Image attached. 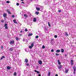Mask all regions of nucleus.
Listing matches in <instances>:
<instances>
[{"mask_svg": "<svg viewBox=\"0 0 76 76\" xmlns=\"http://www.w3.org/2000/svg\"><path fill=\"white\" fill-rule=\"evenodd\" d=\"M16 40H17V41H18V40H19V38L18 37H16Z\"/></svg>", "mask_w": 76, "mask_h": 76, "instance_id": "b1692460", "label": "nucleus"}, {"mask_svg": "<svg viewBox=\"0 0 76 76\" xmlns=\"http://www.w3.org/2000/svg\"><path fill=\"white\" fill-rule=\"evenodd\" d=\"M1 22H2V23H4V20H2L1 21Z\"/></svg>", "mask_w": 76, "mask_h": 76, "instance_id": "c03bdc74", "label": "nucleus"}, {"mask_svg": "<svg viewBox=\"0 0 76 76\" xmlns=\"http://www.w3.org/2000/svg\"><path fill=\"white\" fill-rule=\"evenodd\" d=\"M26 65L27 66H29V64H27Z\"/></svg>", "mask_w": 76, "mask_h": 76, "instance_id": "ea45409f", "label": "nucleus"}, {"mask_svg": "<svg viewBox=\"0 0 76 76\" xmlns=\"http://www.w3.org/2000/svg\"><path fill=\"white\" fill-rule=\"evenodd\" d=\"M13 48H10L9 51H13Z\"/></svg>", "mask_w": 76, "mask_h": 76, "instance_id": "9d476101", "label": "nucleus"}, {"mask_svg": "<svg viewBox=\"0 0 76 76\" xmlns=\"http://www.w3.org/2000/svg\"><path fill=\"white\" fill-rule=\"evenodd\" d=\"M58 64H61V63L60 62V61L59 60H58Z\"/></svg>", "mask_w": 76, "mask_h": 76, "instance_id": "393cba45", "label": "nucleus"}, {"mask_svg": "<svg viewBox=\"0 0 76 76\" xmlns=\"http://www.w3.org/2000/svg\"><path fill=\"white\" fill-rule=\"evenodd\" d=\"M55 55L57 56H59V54L56 53Z\"/></svg>", "mask_w": 76, "mask_h": 76, "instance_id": "c9c22d12", "label": "nucleus"}, {"mask_svg": "<svg viewBox=\"0 0 76 76\" xmlns=\"http://www.w3.org/2000/svg\"><path fill=\"white\" fill-rule=\"evenodd\" d=\"M41 74H38V76H41Z\"/></svg>", "mask_w": 76, "mask_h": 76, "instance_id": "603ef678", "label": "nucleus"}, {"mask_svg": "<svg viewBox=\"0 0 76 76\" xmlns=\"http://www.w3.org/2000/svg\"><path fill=\"white\" fill-rule=\"evenodd\" d=\"M6 3H10V2L9 1H6Z\"/></svg>", "mask_w": 76, "mask_h": 76, "instance_id": "f704fd0d", "label": "nucleus"}, {"mask_svg": "<svg viewBox=\"0 0 76 76\" xmlns=\"http://www.w3.org/2000/svg\"><path fill=\"white\" fill-rule=\"evenodd\" d=\"M33 35V34H28V36L29 37H31V36H32Z\"/></svg>", "mask_w": 76, "mask_h": 76, "instance_id": "412c9836", "label": "nucleus"}, {"mask_svg": "<svg viewBox=\"0 0 76 76\" xmlns=\"http://www.w3.org/2000/svg\"><path fill=\"white\" fill-rule=\"evenodd\" d=\"M4 27H5V29H8V26H7V24L5 23L4 25Z\"/></svg>", "mask_w": 76, "mask_h": 76, "instance_id": "7ed1b4c3", "label": "nucleus"}, {"mask_svg": "<svg viewBox=\"0 0 76 76\" xmlns=\"http://www.w3.org/2000/svg\"><path fill=\"white\" fill-rule=\"evenodd\" d=\"M60 50H57L56 51V53H60Z\"/></svg>", "mask_w": 76, "mask_h": 76, "instance_id": "ddd939ff", "label": "nucleus"}, {"mask_svg": "<svg viewBox=\"0 0 76 76\" xmlns=\"http://www.w3.org/2000/svg\"><path fill=\"white\" fill-rule=\"evenodd\" d=\"M5 58V57H4V56H3L1 58L0 60H2V59H3V58Z\"/></svg>", "mask_w": 76, "mask_h": 76, "instance_id": "6ab92c4d", "label": "nucleus"}, {"mask_svg": "<svg viewBox=\"0 0 76 76\" xmlns=\"http://www.w3.org/2000/svg\"><path fill=\"white\" fill-rule=\"evenodd\" d=\"M24 16H25V17H26V18H27V17H28V16L26 14L24 15Z\"/></svg>", "mask_w": 76, "mask_h": 76, "instance_id": "c756f323", "label": "nucleus"}, {"mask_svg": "<svg viewBox=\"0 0 76 76\" xmlns=\"http://www.w3.org/2000/svg\"><path fill=\"white\" fill-rule=\"evenodd\" d=\"M34 44H35V42H33L31 43V46H29V48H30V49H32V47H34Z\"/></svg>", "mask_w": 76, "mask_h": 76, "instance_id": "f257e3e1", "label": "nucleus"}, {"mask_svg": "<svg viewBox=\"0 0 76 76\" xmlns=\"http://www.w3.org/2000/svg\"><path fill=\"white\" fill-rule=\"evenodd\" d=\"M71 65H73L74 63H73V60H71L70 61Z\"/></svg>", "mask_w": 76, "mask_h": 76, "instance_id": "423d86ee", "label": "nucleus"}, {"mask_svg": "<svg viewBox=\"0 0 76 76\" xmlns=\"http://www.w3.org/2000/svg\"><path fill=\"white\" fill-rule=\"evenodd\" d=\"M21 5H22V6H24L25 7H26V6H25V5H23V4H21Z\"/></svg>", "mask_w": 76, "mask_h": 76, "instance_id": "de8ad7c7", "label": "nucleus"}, {"mask_svg": "<svg viewBox=\"0 0 76 76\" xmlns=\"http://www.w3.org/2000/svg\"><path fill=\"white\" fill-rule=\"evenodd\" d=\"M3 16L4 17V18H7V14L6 13H4V14L3 15Z\"/></svg>", "mask_w": 76, "mask_h": 76, "instance_id": "39448f33", "label": "nucleus"}, {"mask_svg": "<svg viewBox=\"0 0 76 76\" xmlns=\"http://www.w3.org/2000/svg\"><path fill=\"white\" fill-rule=\"evenodd\" d=\"M65 35L66 36H69V34H67V32H65Z\"/></svg>", "mask_w": 76, "mask_h": 76, "instance_id": "cd10ccee", "label": "nucleus"}, {"mask_svg": "<svg viewBox=\"0 0 76 76\" xmlns=\"http://www.w3.org/2000/svg\"><path fill=\"white\" fill-rule=\"evenodd\" d=\"M14 17H15V15H13L12 16V18H14Z\"/></svg>", "mask_w": 76, "mask_h": 76, "instance_id": "09e8293b", "label": "nucleus"}, {"mask_svg": "<svg viewBox=\"0 0 76 76\" xmlns=\"http://www.w3.org/2000/svg\"><path fill=\"white\" fill-rule=\"evenodd\" d=\"M16 5L17 6H19V4L18 3H16Z\"/></svg>", "mask_w": 76, "mask_h": 76, "instance_id": "e433bc0d", "label": "nucleus"}, {"mask_svg": "<svg viewBox=\"0 0 76 76\" xmlns=\"http://www.w3.org/2000/svg\"><path fill=\"white\" fill-rule=\"evenodd\" d=\"M58 12L59 13H60V12H61V10H59L58 11Z\"/></svg>", "mask_w": 76, "mask_h": 76, "instance_id": "a19ab883", "label": "nucleus"}, {"mask_svg": "<svg viewBox=\"0 0 76 76\" xmlns=\"http://www.w3.org/2000/svg\"><path fill=\"white\" fill-rule=\"evenodd\" d=\"M21 3H23V4H25V3H24V2L22 1V2H21Z\"/></svg>", "mask_w": 76, "mask_h": 76, "instance_id": "8fccbe9b", "label": "nucleus"}, {"mask_svg": "<svg viewBox=\"0 0 76 76\" xmlns=\"http://www.w3.org/2000/svg\"><path fill=\"white\" fill-rule=\"evenodd\" d=\"M44 13H47V11H44Z\"/></svg>", "mask_w": 76, "mask_h": 76, "instance_id": "79ce46f5", "label": "nucleus"}, {"mask_svg": "<svg viewBox=\"0 0 76 76\" xmlns=\"http://www.w3.org/2000/svg\"><path fill=\"white\" fill-rule=\"evenodd\" d=\"M35 13L36 14V15H39V12L38 11L36 12H35Z\"/></svg>", "mask_w": 76, "mask_h": 76, "instance_id": "5701e85b", "label": "nucleus"}, {"mask_svg": "<svg viewBox=\"0 0 76 76\" xmlns=\"http://www.w3.org/2000/svg\"><path fill=\"white\" fill-rule=\"evenodd\" d=\"M38 63L40 65H41L42 64V61L39 60L38 61Z\"/></svg>", "mask_w": 76, "mask_h": 76, "instance_id": "0eeeda50", "label": "nucleus"}, {"mask_svg": "<svg viewBox=\"0 0 76 76\" xmlns=\"http://www.w3.org/2000/svg\"><path fill=\"white\" fill-rule=\"evenodd\" d=\"M13 22H14V23H17V24H18V23H17L16 22V20L15 19H14L13 20Z\"/></svg>", "mask_w": 76, "mask_h": 76, "instance_id": "f3484780", "label": "nucleus"}, {"mask_svg": "<svg viewBox=\"0 0 76 76\" xmlns=\"http://www.w3.org/2000/svg\"><path fill=\"white\" fill-rule=\"evenodd\" d=\"M34 72H36V73H38V74H39V73H40L39 71H37V70H35Z\"/></svg>", "mask_w": 76, "mask_h": 76, "instance_id": "f8f14e48", "label": "nucleus"}, {"mask_svg": "<svg viewBox=\"0 0 76 76\" xmlns=\"http://www.w3.org/2000/svg\"><path fill=\"white\" fill-rule=\"evenodd\" d=\"M39 37L38 36H36L35 37V38H38Z\"/></svg>", "mask_w": 76, "mask_h": 76, "instance_id": "473e14b6", "label": "nucleus"}, {"mask_svg": "<svg viewBox=\"0 0 76 76\" xmlns=\"http://www.w3.org/2000/svg\"><path fill=\"white\" fill-rule=\"evenodd\" d=\"M42 48H43V49H44L45 48V46H44V45L42 46Z\"/></svg>", "mask_w": 76, "mask_h": 76, "instance_id": "7c9ffc66", "label": "nucleus"}, {"mask_svg": "<svg viewBox=\"0 0 76 76\" xmlns=\"http://www.w3.org/2000/svg\"><path fill=\"white\" fill-rule=\"evenodd\" d=\"M48 76H50V72H49L48 73Z\"/></svg>", "mask_w": 76, "mask_h": 76, "instance_id": "72a5a7b5", "label": "nucleus"}, {"mask_svg": "<svg viewBox=\"0 0 76 76\" xmlns=\"http://www.w3.org/2000/svg\"><path fill=\"white\" fill-rule=\"evenodd\" d=\"M51 51L52 52H54V49H51Z\"/></svg>", "mask_w": 76, "mask_h": 76, "instance_id": "58836bf2", "label": "nucleus"}, {"mask_svg": "<svg viewBox=\"0 0 76 76\" xmlns=\"http://www.w3.org/2000/svg\"><path fill=\"white\" fill-rule=\"evenodd\" d=\"M7 12L9 14H11V12H10V11H9V10H7Z\"/></svg>", "mask_w": 76, "mask_h": 76, "instance_id": "2eb2a0df", "label": "nucleus"}, {"mask_svg": "<svg viewBox=\"0 0 76 76\" xmlns=\"http://www.w3.org/2000/svg\"><path fill=\"white\" fill-rule=\"evenodd\" d=\"M24 0H21V1H23Z\"/></svg>", "mask_w": 76, "mask_h": 76, "instance_id": "13d9d810", "label": "nucleus"}, {"mask_svg": "<svg viewBox=\"0 0 76 76\" xmlns=\"http://www.w3.org/2000/svg\"><path fill=\"white\" fill-rule=\"evenodd\" d=\"M17 75V73H16L15 72L14 73V76H16Z\"/></svg>", "mask_w": 76, "mask_h": 76, "instance_id": "c85d7f7f", "label": "nucleus"}, {"mask_svg": "<svg viewBox=\"0 0 76 76\" xmlns=\"http://www.w3.org/2000/svg\"><path fill=\"white\" fill-rule=\"evenodd\" d=\"M25 31H26V32H27V31H28V29H27L26 28L25 29Z\"/></svg>", "mask_w": 76, "mask_h": 76, "instance_id": "4c0bfd02", "label": "nucleus"}, {"mask_svg": "<svg viewBox=\"0 0 76 76\" xmlns=\"http://www.w3.org/2000/svg\"><path fill=\"white\" fill-rule=\"evenodd\" d=\"M76 71H74V72H73V74L74 75H75V72H76Z\"/></svg>", "mask_w": 76, "mask_h": 76, "instance_id": "37998d69", "label": "nucleus"}, {"mask_svg": "<svg viewBox=\"0 0 76 76\" xmlns=\"http://www.w3.org/2000/svg\"><path fill=\"white\" fill-rule=\"evenodd\" d=\"M48 30V29H47V27H45L44 30L45 31H47Z\"/></svg>", "mask_w": 76, "mask_h": 76, "instance_id": "a211bd4d", "label": "nucleus"}, {"mask_svg": "<svg viewBox=\"0 0 76 76\" xmlns=\"http://www.w3.org/2000/svg\"><path fill=\"white\" fill-rule=\"evenodd\" d=\"M68 71H69L68 69H65V73H67V72H68Z\"/></svg>", "mask_w": 76, "mask_h": 76, "instance_id": "dca6fc26", "label": "nucleus"}, {"mask_svg": "<svg viewBox=\"0 0 76 76\" xmlns=\"http://www.w3.org/2000/svg\"><path fill=\"white\" fill-rule=\"evenodd\" d=\"M51 41H54V39H51Z\"/></svg>", "mask_w": 76, "mask_h": 76, "instance_id": "49530a36", "label": "nucleus"}, {"mask_svg": "<svg viewBox=\"0 0 76 76\" xmlns=\"http://www.w3.org/2000/svg\"><path fill=\"white\" fill-rule=\"evenodd\" d=\"M25 51H26V50L25 49Z\"/></svg>", "mask_w": 76, "mask_h": 76, "instance_id": "4d7b16f0", "label": "nucleus"}, {"mask_svg": "<svg viewBox=\"0 0 76 76\" xmlns=\"http://www.w3.org/2000/svg\"><path fill=\"white\" fill-rule=\"evenodd\" d=\"M61 52L62 53H64V49H61Z\"/></svg>", "mask_w": 76, "mask_h": 76, "instance_id": "4be33fe9", "label": "nucleus"}, {"mask_svg": "<svg viewBox=\"0 0 76 76\" xmlns=\"http://www.w3.org/2000/svg\"><path fill=\"white\" fill-rule=\"evenodd\" d=\"M67 54H65V57H66L67 56Z\"/></svg>", "mask_w": 76, "mask_h": 76, "instance_id": "3c124183", "label": "nucleus"}, {"mask_svg": "<svg viewBox=\"0 0 76 76\" xmlns=\"http://www.w3.org/2000/svg\"><path fill=\"white\" fill-rule=\"evenodd\" d=\"M22 35V34H20V36H21V35Z\"/></svg>", "mask_w": 76, "mask_h": 76, "instance_id": "5fc2aeb1", "label": "nucleus"}, {"mask_svg": "<svg viewBox=\"0 0 76 76\" xmlns=\"http://www.w3.org/2000/svg\"><path fill=\"white\" fill-rule=\"evenodd\" d=\"M36 9H37V10L38 11H39V10H40L39 8L37 7H36Z\"/></svg>", "mask_w": 76, "mask_h": 76, "instance_id": "aec40b11", "label": "nucleus"}, {"mask_svg": "<svg viewBox=\"0 0 76 76\" xmlns=\"http://www.w3.org/2000/svg\"><path fill=\"white\" fill-rule=\"evenodd\" d=\"M48 23L49 26H50V22H48Z\"/></svg>", "mask_w": 76, "mask_h": 76, "instance_id": "2f4dec72", "label": "nucleus"}, {"mask_svg": "<svg viewBox=\"0 0 76 76\" xmlns=\"http://www.w3.org/2000/svg\"><path fill=\"white\" fill-rule=\"evenodd\" d=\"M24 62H25V63H27L28 62V59H25Z\"/></svg>", "mask_w": 76, "mask_h": 76, "instance_id": "1a4fd4ad", "label": "nucleus"}, {"mask_svg": "<svg viewBox=\"0 0 76 76\" xmlns=\"http://www.w3.org/2000/svg\"><path fill=\"white\" fill-rule=\"evenodd\" d=\"M54 37L55 38H57V35H55L54 36Z\"/></svg>", "mask_w": 76, "mask_h": 76, "instance_id": "a878e982", "label": "nucleus"}, {"mask_svg": "<svg viewBox=\"0 0 76 76\" xmlns=\"http://www.w3.org/2000/svg\"><path fill=\"white\" fill-rule=\"evenodd\" d=\"M20 33H22V31H20Z\"/></svg>", "mask_w": 76, "mask_h": 76, "instance_id": "6e6d98bb", "label": "nucleus"}, {"mask_svg": "<svg viewBox=\"0 0 76 76\" xmlns=\"http://www.w3.org/2000/svg\"><path fill=\"white\" fill-rule=\"evenodd\" d=\"M58 67L59 69H61V68L62 67V66L60 65V66H58Z\"/></svg>", "mask_w": 76, "mask_h": 76, "instance_id": "9b49d317", "label": "nucleus"}, {"mask_svg": "<svg viewBox=\"0 0 76 76\" xmlns=\"http://www.w3.org/2000/svg\"><path fill=\"white\" fill-rule=\"evenodd\" d=\"M55 76H58V75L56 74V75H55Z\"/></svg>", "mask_w": 76, "mask_h": 76, "instance_id": "864d4df0", "label": "nucleus"}, {"mask_svg": "<svg viewBox=\"0 0 76 76\" xmlns=\"http://www.w3.org/2000/svg\"><path fill=\"white\" fill-rule=\"evenodd\" d=\"M23 41H25V39H23Z\"/></svg>", "mask_w": 76, "mask_h": 76, "instance_id": "a18cd8bd", "label": "nucleus"}, {"mask_svg": "<svg viewBox=\"0 0 76 76\" xmlns=\"http://www.w3.org/2000/svg\"><path fill=\"white\" fill-rule=\"evenodd\" d=\"M10 67L9 66H8L7 67V69H8V70H10Z\"/></svg>", "mask_w": 76, "mask_h": 76, "instance_id": "4468645a", "label": "nucleus"}, {"mask_svg": "<svg viewBox=\"0 0 76 76\" xmlns=\"http://www.w3.org/2000/svg\"><path fill=\"white\" fill-rule=\"evenodd\" d=\"M9 44L10 45H12V44H15V41L14 40L11 41L9 42Z\"/></svg>", "mask_w": 76, "mask_h": 76, "instance_id": "f03ea898", "label": "nucleus"}, {"mask_svg": "<svg viewBox=\"0 0 76 76\" xmlns=\"http://www.w3.org/2000/svg\"><path fill=\"white\" fill-rule=\"evenodd\" d=\"M33 21L34 22H37V19H36L35 18H33Z\"/></svg>", "mask_w": 76, "mask_h": 76, "instance_id": "6e6552de", "label": "nucleus"}, {"mask_svg": "<svg viewBox=\"0 0 76 76\" xmlns=\"http://www.w3.org/2000/svg\"><path fill=\"white\" fill-rule=\"evenodd\" d=\"M73 69H74V71H76V66L74 65L73 67Z\"/></svg>", "mask_w": 76, "mask_h": 76, "instance_id": "20e7f679", "label": "nucleus"}, {"mask_svg": "<svg viewBox=\"0 0 76 76\" xmlns=\"http://www.w3.org/2000/svg\"><path fill=\"white\" fill-rule=\"evenodd\" d=\"M1 49H3V46L2 45L1 46Z\"/></svg>", "mask_w": 76, "mask_h": 76, "instance_id": "bb28decb", "label": "nucleus"}]
</instances>
